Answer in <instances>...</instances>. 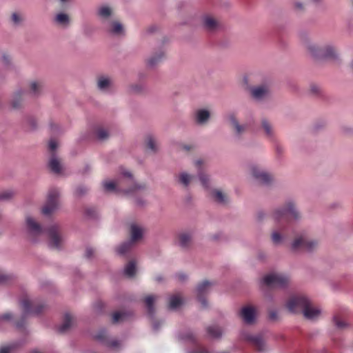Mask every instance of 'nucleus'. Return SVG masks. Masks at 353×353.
Listing matches in <instances>:
<instances>
[{
    "mask_svg": "<svg viewBox=\"0 0 353 353\" xmlns=\"http://www.w3.org/2000/svg\"><path fill=\"white\" fill-rule=\"evenodd\" d=\"M288 310L292 313H301L308 319H314L320 315V310L314 307L311 302L304 296H292L287 302Z\"/></svg>",
    "mask_w": 353,
    "mask_h": 353,
    "instance_id": "1",
    "label": "nucleus"
},
{
    "mask_svg": "<svg viewBox=\"0 0 353 353\" xmlns=\"http://www.w3.org/2000/svg\"><path fill=\"white\" fill-rule=\"evenodd\" d=\"M305 48L312 57L316 59H336L338 57L336 48L330 45L320 48L318 45L306 42Z\"/></svg>",
    "mask_w": 353,
    "mask_h": 353,
    "instance_id": "2",
    "label": "nucleus"
},
{
    "mask_svg": "<svg viewBox=\"0 0 353 353\" xmlns=\"http://www.w3.org/2000/svg\"><path fill=\"white\" fill-rule=\"evenodd\" d=\"M21 305L23 310L22 320L18 321L16 325L18 328H21L24 325V319L28 314H39L44 311L46 305L43 303H37L29 300L27 296H23L20 301Z\"/></svg>",
    "mask_w": 353,
    "mask_h": 353,
    "instance_id": "3",
    "label": "nucleus"
},
{
    "mask_svg": "<svg viewBox=\"0 0 353 353\" xmlns=\"http://www.w3.org/2000/svg\"><path fill=\"white\" fill-rule=\"evenodd\" d=\"M274 219L279 223H289L299 218V213L294 204L289 202L283 209H278L273 214Z\"/></svg>",
    "mask_w": 353,
    "mask_h": 353,
    "instance_id": "4",
    "label": "nucleus"
},
{
    "mask_svg": "<svg viewBox=\"0 0 353 353\" xmlns=\"http://www.w3.org/2000/svg\"><path fill=\"white\" fill-rule=\"evenodd\" d=\"M263 283L269 288H285L289 283V278L281 273H272L266 275L263 279Z\"/></svg>",
    "mask_w": 353,
    "mask_h": 353,
    "instance_id": "5",
    "label": "nucleus"
},
{
    "mask_svg": "<svg viewBox=\"0 0 353 353\" xmlns=\"http://www.w3.org/2000/svg\"><path fill=\"white\" fill-rule=\"evenodd\" d=\"M244 339L258 352L265 353L268 351L266 341L263 334H247L244 335Z\"/></svg>",
    "mask_w": 353,
    "mask_h": 353,
    "instance_id": "6",
    "label": "nucleus"
},
{
    "mask_svg": "<svg viewBox=\"0 0 353 353\" xmlns=\"http://www.w3.org/2000/svg\"><path fill=\"white\" fill-rule=\"evenodd\" d=\"M59 191L55 189L49 190L46 205L42 208V213L45 215H50L58 206Z\"/></svg>",
    "mask_w": 353,
    "mask_h": 353,
    "instance_id": "7",
    "label": "nucleus"
},
{
    "mask_svg": "<svg viewBox=\"0 0 353 353\" xmlns=\"http://www.w3.org/2000/svg\"><path fill=\"white\" fill-rule=\"evenodd\" d=\"M316 241L309 240L306 236H301L294 241L292 244V249L294 251H312L316 248Z\"/></svg>",
    "mask_w": 353,
    "mask_h": 353,
    "instance_id": "8",
    "label": "nucleus"
},
{
    "mask_svg": "<svg viewBox=\"0 0 353 353\" xmlns=\"http://www.w3.org/2000/svg\"><path fill=\"white\" fill-rule=\"evenodd\" d=\"M26 225L32 241H37V238L45 232V230L41 225L32 217L28 216L26 218Z\"/></svg>",
    "mask_w": 353,
    "mask_h": 353,
    "instance_id": "9",
    "label": "nucleus"
},
{
    "mask_svg": "<svg viewBox=\"0 0 353 353\" xmlns=\"http://www.w3.org/2000/svg\"><path fill=\"white\" fill-rule=\"evenodd\" d=\"M47 232L50 239V246L52 248L59 249L61 248L62 239L59 235L58 227L57 225H53L47 230Z\"/></svg>",
    "mask_w": 353,
    "mask_h": 353,
    "instance_id": "10",
    "label": "nucleus"
},
{
    "mask_svg": "<svg viewBox=\"0 0 353 353\" xmlns=\"http://www.w3.org/2000/svg\"><path fill=\"white\" fill-rule=\"evenodd\" d=\"M212 285V283L205 281L200 283L196 288L197 299L203 307L207 306V301L205 296L208 293L209 288Z\"/></svg>",
    "mask_w": 353,
    "mask_h": 353,
    "instance_id": "11",
    "label": "nucleus"
},
{
    "mask_svg": "<svg viewBox=\"0 0 353 353\" xmlns=\"http://www.w3.org/2000/svg\"><path fill=\"white\" fill-rule=\"evenodd\" d=\"M251 172L252 176L262 184L268 185L272 181V177L270 174L260 170L256 166L252 168Z\"/></svg>",
    "mask_w": 353,
    "mask_h": 353,
    "instance_id": "12",
    "label": "nucleus"
},
{
    "mask_svg": "<svg viewBox=\"0 0 353 353\" xmlns=\"http://www.w3.org/2000/svg\"><path fill=\"white\" fill-rule=\"evenodd\" d=\"M241 316L243 321L248 324L254 322L256 317V310L252 306H245L241 309Z\"/></svg>",
    "mask_w": 353,
    "mask_h": 353,
    "instance_id": "13",
    "label": "nucleus"
},
{
    "mask_svg": "<svg viewBox=\"0 0 353 353\" xmlns=\"http://www.w3.org/2000/svg\"><path fill=\"white\" fill-rule=\"evenodd\" d=\"M95 339L98 341H101L106 344L108 347H112L113 349L117 348L119 347L120 343L117 340L111 339L110 340L108 338L106 332L104 330H101L99 332V333L95 336Z\"/></svg>",
    "mask_w": 353,
    "mask_h": 353,
    "instance_id": "14",
    "label": "nucleus"
},
{
    "mask_svg": "<svg viewBox=\"0 0 353 353\" xmlns=\"http://www.w3.org/2000/svg\"><path fill=\"white\" fill-rule=\"evenodd\" d=\"M203 21L205 28L208 31H214L220 26L219 22L210 15L205 16Z\"/></svg>",
    "mask_w": 353,
    "mask_h": 353,
    "instance_id": "15",
    "label": "nucleus"
},
{
    "mask_svg": "<svg viewBox=\"0 0 353 353\" xmlns=\"http://www.w3.org/2000/svg\"><path fill=\"white\" fill-rule=\"evenodd\" d=\"M112 84V81L109 77L101 76L97 79V87L102 91L108 90Z\"/></svg>",
    "mask_w": 353,
    "mask_h": 353,
    "instance_id": "16",
    "label": "nucleus"
},
{
    "mask_svg": "<svg viewBox=\"0 0 353 353\" xmlns=\"http://www.w3.org/2000/svg\"><path fill=\"white\" fill-rule=\"evenodd\" d=\"M252 95L256 99H261L268 93V89L266 86L261 85L253 88L251 90Z\"/></svg>",
    "mask_w": 353,
    "mask_h": 353,
    "instance_id": "17",
    "label": "nucleus"
},
{
    "mask_svg": "<svg viewBox=\"0 0 353 353\" xmlns=\"http://www.w3.org/2000/svg\"><path fill=\"white\" fill-rule=\"evenodd\" d=\"M210 117V112L206 110H199L196 112L195 119L199 124H203L207 122Z\"/></svg>",
    "mask_w": 353,
    "mask_h": 353,
    "instance_id": "18",
    "label": "nucleus"
},
{
    "mask_svg": "<svg viewBox=\"0 0 353 353\" xmlns=\"http://www.w3.org/2000/svg\"><path fill=\"white\" fill-rule=\"evenodd\" d=\"M72 316L69 313H65L63 317V322L59 327V332L63 333L66 332L72 325Z\"/></svg>",
    "mask_w": 353,
    "mask_h": 353,
    "instance_id": "19",
    "label": "nucleus"
},
{
    "mask_svg": "<svg viewBox=\"0 0 353 353\" xmlns=\"http://www.w3.org/2000/svg\"><path fill=\"white\" fill-rule=\"evenodd\" d=\"M143 230L137 225L132 224L131 225V240L135 242L142 238Z\"/></svg>",
    "mask_w": 353,
    "mask_h": 353,
    "instance_id": "20",
    "label": "nucleus"
},
{
    "mask_svg": "<svg viewBox=\"0 0 353 353\" xmlns=\"http://www.w3.org/2000/svg\"><path fill=\"white\" fill-rule=\"evenodd\" d=\"M155 296L152 295L148 296L145 298L144 302L148 309V313L150 316H152L154 313V302Z\"/></svg>",
    "mask_w": 353,
    "mask_h": 353,
    "instance_id": "21",
    "label": "nucleus"
},
{
    "mask_svg": "<svg viewBox=\"0 0 353 353\" xmlns=\"http://www.w3.org/2000/svg\"><path fill=\"white\" fill-rule=\"evenodd\" d=\"M229 119L231 122V124L232 125L233 128L235 129L236 132L238 134H241L245 130L246 126L239 125L234 114L230 115Z\"/></svg>",
    "mask_w": 353,
    "mask_h": 353,
    "instance_id": "22",
    "label": "nucleus"
},
{
    "mask_svg": "<svg viewBox=\"0 0 353 353\" xmlns=\"http://www.w3.org/2000/svg\"><path fill=\"white\" fill-rule=\"evenodd\" d=\"M49 167L50 170L56 174L59 173L61 170L60 162L54 155L49 161Z\"/></svg>",
    "mask_w": 353,
    "mask_h": 353,
    "instance_id": "23",
    "label": "nucleus"
},
{
    "mask_svg": "<svg viewBox=\"0 0 353 353\" xmlns=\"http://www.w3.org/2000/svg\"><path fill=\"white\" fill-rule=\"evenodd\" d=\"M191 236L187 233H182L179 236V244L183 248H187L191 243Z\"/></svg>",
    "mask_w": 353,
    "mask_h": 353,
    "instance_id": "24",
    "label": "nucleus"
},
{
    "mask_svg": "<svg viewBox=\"0 0 353 353\" xmlns=\"http://www.w3.org/2000/svg\"><path fill=\"white\" fill-rule=\"evenodd\" d=\"M212 196L219 203H225L227 201V196L219 190H214L212 192Z\"/></svg>",
    "mask_w": 353,
    "mask_h": 353,
    "instance_id": "25",
    "label": "nucleus"
},
{
    "mask_svg": "<svg viewBox=\"0 0 353 353\" xmlns=\"http://www.w3.org/2000/svg\"><path fill=\"white\" fill-rule=\"evenodd\" d=\"M136 272V265L134 261H130L125 268L124 273L128 277H132L134 276Z\"/></svg>",
    "mask_w": 353,
    "mask_h": 353,
    "instance_id": "26",
    "label": "nucleus"
},
{
    "mask_svg": "<svg viewBox=\"0 0 353 353\" xmlns=\"http://www.w3.org/2000/svg\"><path fill=\"white\" fill-rule=\"evenodd\" d=\"M55 21L60 25L67 26L69 24L70 18L68 14L61 12L57 14Z\"/></svg>",
    "mask_w": 353,
    "mask_h": 353,
    "instance_id": "27",
    "label": "nucleus"
},
{
    "mask_svg": "<svg viewBox=\"0 0 353 353\" xmlns=\"http://www.w3.org/2000/svg\"><path fill=\"white\" fill-rule=\"evenodd\" d=\"M164 58V53L160 52L157 55L152 57L148 60V65L150 67L155 66Z\"/></svg>",
    "mask_w": 353,
    "mask_h": 353,
    "instance_id": "28",
    "label": "nucleus"
},
{
    "mask_svg": "<svg viewBox=\"0 0 353 353\" xmlns=\"http://www.w3.org/2000/svg\"><path fill=\"white\" fill-rule=\"evenodd\" d=\"M183 301L179 295H173L170 299L169 307L176 309L182 304Z\"/></svg>",
    "mask_w": 353,
    "mask_h": 353,
    "instance_id": "29",
    "label": "nucleus"
},
{
    "mask_svg": "<svg viewBox=\"0 0 353 353\" xmlns=\"http://www.w3.org/2000/svg\"><path fill=\"white\" fill-rule=\"evenodd\" d=\"M208 334L212 338H219L221 336V330L216 326H210L207 328Z\"/></svg>",
    "mask_w": 353,
    "mask_h": 353,
    "instance_id": "30",
    "label": "nucleus"
},
{
    "mask_svg": "<svg viewBox=\"0 0 353 353\" xmlns=\"http://www.w3.org/2000/svg\"><path fill=\"white\" fill-rule=\"evenodd\" d=\"M42 83L39 81H32L30 83V91L34 95H37L42 90Z\"/></svg>",
    "mask_w": 353,
    "mask_h": 353,
    "instance_id": "31",
    "label": "nucleus"
},
{
    "mask_svg": "<svg viewBox=\"0 0 353 353\" xmlns=\"http://www.w3.org/2000/svg\"><path fill=\"white\" fill-rule=\"evenodd\" d=\"M23 93L20 92H16L12 100V105L14 108H19L21 106Z\"/></svg>",
    "mask_w": 353,
    "mask_h": 353,
    "instance_id": "32",
    "label": "nucleus"
},
{
    "mask_svg": "<svg viewBox=\"0 0 353 353\" xmlns=\"http://www.w3.org/2000/svg\"><path fill=\"white\" fill-rule=\"evenodd\" d=\"M192 176L187 173H181L179 175V182L183 185L185 187H187Z\"/></svg>",
    "mask_w": 353,
    "mask_h": 353,
    "instance_id": "33",
    "label": "nucleus"
},
{
    "mask_svg": "<svg viewBox=\"0 0 353 353\" xmlns=\"http://www.w3.org/2000/svg\"><path fill=\"white\" fill-rule=\"evenodd\" d=\"M127 315L128 314L126 312H115L112 314V323H117L119 321L126 319Z\"/></svg>",
    "mask_w": 353,
    "mask_h": 353,
    "instance_id": "34",
    "label": "nucleus"
},
{
    "mask_svg": "<svg viewBox=\"0 0 353 353\" xmlns=\"http://www.w3.org/2000/svg\"><path fill=\"white\" fill-rule=\"evenodd\" d=\"M261 124H262V127H263V130H265L266 134L268 137H272L273 135V130H272L271 124L268 122V121L266 119H263L262 121Z\"/></svg>",
    "mask_w": 353,
    "mask_h": 353,
    "instance_id": "35",
    "label": "nucleus"
},
{
    "mask_svg": "<svg viewBox=\"0 0 353 353\" xmlns=\"http://www.w3.org/2000/svg\"><path fill=\"white\" fill-rule=\"evenodd\" d=\"M145 143L148 149L153 152L157 150L155 140L152 136L149 135L145 139Z\"/></svg>",
    "mask_w": 353,
    "mask_h": 353,
    "instance_id": "36",
    "label": "nucleus"
},
{
    "mask_svg": "<svg viewBox=\"0 0 353 353\" xmlns=\"http://www.w3.org/2000/svg\"><path fill=\"white\" fill-rule=\"evenodd\" d=\"M98 14L101 17L108 18L111 15L112 10L108 6H102L99 9Z\"/></svg>",
    "mask_w": 353,
    "mask_h": 353,
    "instance_id": "37",
    "label": "nucleus"
},
{
    "mask_svg": "<svg viewBox=\"0 0 353 353\" xmlns=\"http://www.w3.org/2000/svg\"><path fill=\"white\" fill-rule=\"evenodd\" d=\"M132 244V242L123 243L118 248V250H117L118 252L120 254H125L126 252H128L130 250V249L131 248Z\"/></svg>",
    "mask_w": 353,
    "mask_h": 353,
    "instance_id": "38",
    "label": "nucleus"
},
{
    "mask_svg": "<svg viewBox=\"0 0 353 353\" xmlns=\"http://www.w3.org/2000/svg\"><path fill=\"white\" fill-rule=\"evenodd\" d=\"M123 26L122 25L118 22V21H114L112 23V28H111V32L117 34H119L122 33L123 32Z\"/></svg>",
    "mask_w": 353,
    "mask_h": 353,
    "instance_id": "39",
    "label": "nucleus"
},
{
    "mask_svg": "<svg viewBox=\"0 0 353 353\" xmlns=\"http://www.w3.org/2000/svg\"><path fill=\"white\" fill-rule=\"evenodd\" d=\"M97 137L100 140H104L108 137V132L103 128H98L96 132Z\"/></svg>",
    "mask_w": 353,
    "mask_h": 353,
    "instance_id": "40",
    "label": "nucleus"
},
{
    "mask_svg": "<svg viewBox=\"0 0 353 353\" xmlns=\"http://www.w3.org/2000/svg\"><path fill=\"white\" fill-rule=\"evenodd\" d=\"M103 188L105 191L112 192L117 189V185L112 181H105L103 183Z\"/></svg>",
    "mask_w": 353,
    "mask_h": 353,
    "instance_id": "41",
    "label": "nucleus"
},
{
    "mask_svg": "<svg viewBox=\"0 0 353 353\" xmlns=\"http://www.w3.org/2000/svg\"><path fill=\"white\" fill-rule=\"evenodd\" d=\"M199 176L203 186L205 188H208L209 181L208 176L205 175L204 173H203L201 171L199 172Z\"/></svg>",
    "mask_w": 353,
    "mask_h": 353,
    "instance_id": "42",
    "label": "nucleus"
},
{
    "mask_svg": "<svg viewBox=\"0 0 353 353\" xmlns=\"http://www.w3.org/2000/svg\"><path fill=\"white\" fill-rule=\"evenodd\" d=\"M11 19H12V21L15 25L19 24L22 21V20H23L21 16L19 15L18 13H16V12H14V13H13L12 14Z\"/></svg>",
    "mask_w": 353,
    "mask_h": 353,
    "instance_id": "43",
    "label": "nucleus"
},
{
    "mask_svg": "<svg viewBox=\"0 0 353 353\" xmlns=\"http://www.w3.org/2000/svg\"><path fill=\"white\" fill-rule=\"evenodd\" d=\"M12 196V193L10 191L0 192V201L9 199Z\"/></svg>",
    "mask_w": 353,
    "mask_h": 353,
    "instance_id": "44",
    "label": "nucleus"
},
{
    "mask_svg": "<svg viewBox=\"0 0 353 353\" xmlns=\"http://www.w3.org/2000/svg\"><path fill=\"white\" fill-rule=\"evenodd\" d=\"M281 239H282V237H281V234L279 232H274L272 233V240L274 243H275V244L279 243L281 242Z\"/></svg>",
    "mask_w": 353,
    "mask_h": 353,
    "instance_id": "45",
    "label": "nucleus"
},
{
    "mask_svg": "<svg viewBox=\"0 0 353 353\" xmlns=\"http://www.w3.org/2000/svg\"><path fill=\"white\" fill-rule=\"evenodd\" d=\"M144 188H145V185H135L132 188H130L128 190H125L124 192L125 193H131V192H135L137 190H141V189H144Z\"/></svg>",
    "mask_w": 353,
    "mask_h": 353,
    "instance_id": "46",
    "label": "nucleus"
},
{
    "mask_svg": "<svg viewBox=\"0 0 353 353\" xmlns=\"http://www.w3.org/2000/svg\"><path fill=\"white\" fill-rule=\"evenodd\" d=\"M14 347V346L13 345L3 347L0 349V353H10Z\"/></svg>",
    "mask_w": 353,
    "mask_h": 353,
    "instance_id": "47",
    "label": "nucleus"
},
{
    "mask_svg": "<svg viewBox=\"0 0 353 353\" xmlns=\"http://www.w3.org/2000/svg\"><path fill=\"white\" fill-rule=\"evenodd\" d=\"M334 323L335 325L339 327V328H343L345 327V323L341 321L340 319H339L337 317H335L334 319Z\"/></svg>",
    "mask_w": 353,
    "mask_h": 353,
    "instance_id": "48",
    "label": "nucleus"
},
{
    "mask_svg": "<svg viewBox=\"0 0 353 353\" xmlns=\"http://www.w3.org/2000/svg\"><path fill=\"white\" fill-rule=\"evenodd\" d=\"M88 189L83 186H79L76 189V194L77 195H82L87 192Z\"/></svg>",
    "mask_w": 353,
    "mask_h": 353,
    "instance_id": "49",
    "label": "nucleus"
},
{
    "mask_svg": "<svg viewBox=\"0 0 353 353\" xmlns=\"http://www.w3.org/2000/svg\"><path fill=\"white\" fill-rule=\"evenodd\" d=\"M269 319L272 321H276L278 319L277 312L275 310H271L269 312Z\"/></svg>",
    "mask_w": 353,
    "mask_h": 353,
    "instance_id": "50",
    "label": "nucleus"
},
{
    "mask_svg": "<svg viewBox=\"0 0 353 353\" xmlns=\"http://www.w3.org/2000/svg\"><path fill=\"white\" fill-rule=\"evenodd\" d=\"M48 146H49V149L51 151H54L57 148V144L55 141L50 140V142H49V145Z\"/></svg>",
    "mask_w": 353,
    "mask_h": 353,
    "instance_id": "51",
    "label": "nucleus"
},
{
    "mask_svg": "<svg viewBox=\"0 0 353 353\" xmlns=\"http://www.w3.org/2000/svg\"><path fill=\"white\" fill-rule=\"evenodd\" d=\"M192 353H210L205 348L199 347L196 350L192 352Z\"/></svg>",
    "mask_w": 353,
    "mask_h": 353,
    "instance_id": "52",
    "label": "nucleus"
},
{
    "mask_svg": "<svg viewBox=\"0 0 353 353\" xmlns=\"http://www.w3.org/2000/svg\"><path fill=\"white\" fill-rule=\"evenodd\" d=\"M12 319V314L10 313H6L0 316V320L9 321Z\"/></svg>",
    "mask_w": 353,
    "mask_h": 353,
    "instance_id": "53",
    "label": "nucleus"
},
{
    "mask_svg": "<svg viewBox=\"0 0 353 353\" xmlns=\"http://www.w3.org/2000/svg\"><path fill=\"white\" fill-rule=\"evenodd\" d=\"M183 339H187V340H190V341H192L193 342L195 341V337L193 335L192 333H188L186 335H185L183 336Z\"/></svg>",
    "mask_w": 353,
    "mask_h": 353,
    "instance_id": "54",
    "label": "nucleus"
},
{
    "mask_svg": "<svg viewBox=\"0 0 353 353\" xmlns=\"http://www.w3.org/2000/svg\"><path fill=\"white\" fill-rule=\"evenodd\" d=\"M9 276L8 275L0 273V283H6Z\"/></svg>",
    "mask_w": 353,
    "mask_h": 353,
    "instance_id": "55",
    "label": "nucleus"
},
{
    "mask_svg": "<svg viewBox=\"0 0 353 353\" xmlns=\"http://www.w3.org/2000/svg\"><path fill=\"white\" fill-rule=\"evenodd\" d=\"M94 254V250L91 248H88L85 250V256L87 258H90Z\"/></svg>",
    "mask_w": 353,
    "mask_h": 353,
    "instance_id": "56",
    "label": "nucleus"
},
{
    "mask_svg": "<svg viewBox=\"0 0 353 353\" xmlns=\"http://www.w3.org/2000/svg\"><path fill=\"white\" fill-rule=\"evenodd\" d=\"M310 90L314 94H317L319 92V88L316 85H312L310 87Z\"/></svg>",
    "mask_w": 353,
    "mask_h": 353,
    "instance_id": "57",
    "label": "nucleus"
},
{
    "mask_svg": "<svg viewBox=\"0 0 353 353\" xmlns=\"http://www.w3.org/2000/svg\"><path fill=\"white\" fill-rule=\"evenodd\" d=\"M2 61L5 65H8L10 61V58L8 55L4 54L2 57Z\"/></svg>",
    "mask_w": 353,
    "mask_h": 353,
    "instance_id": "58",
    "label": "nucleus"
},
{
    "mask_svg": "<svg viewBox=\"0 0 353 353\" xmlns=\"http://www.w3.org/2000/svg\"><path fill=\"white\" fill-rule=\"evenodd\" d=\"M203 160H201V159L197 160V161L195 162V165H196L198 168H199V169H200V168H201V165H203Z\"/></svg>",
    "mask_w": 353,
    "mask_h": 353,
    "instance_id": "59",
    "label": "nucleus"
},
{
    "mask_svg": "<svg viewBox=\"0 0 353 353\" xmlns=\"http://www.w3.org/2000/svg\"><path fill=\"white\" fill-rule=\"evenodd\" d=\"M295 8L299 10H301L303 8V6L301 3H296Z\"/></svg>",
    "mask_w": 353,
    "mask_h": 353,
    "instance_id": "60",
    "label": "nucleus"
},
{
    "mask_svg": "<svg viewBox=\"0 0 353 353\" xmlns=\"http://www.w3.org/2000/svg\"><path fill=\"white\" fill-rule=\"evenodd\" d=\"M123 176L132 180V174L128 172H125L123 173Z\"/></svg>",
    "mask_w": 353,
    "mask_h": 353,
    "instance_id": "61",
    "label": "nucleus"
},
{
    "mask_svg": "<svg viewBox=\"0 0 353 353\" xmlns=\"http://www.w3.org/2000/svg\"><path fill=\"white\" fill-rule=\"evenodd\" d=\"M179 279L181 281H183L186 279V276L184 274H179L178 275Z\"/></svg>",
    "mask_w": 353,
    "mask_h": 353,
    "instance_id": "62",
    "label": "nucleus"
},
{
    "mask_svg": "<svg viewBox=\"0 0 353 353\" xmlns=\"http://www.w3.org/2000/svg\"><path fill=\"white\" fill-rule=\"evenodd\" d=\"M50 128H51V130H53V131H55V130L57 129V125H55V124H51L50 125Z\"/></svg>",
    "mask_w": 353,
    "mask_h": 353,
    "instance_id": "63",
    "label": "nucleus"
},
{
    "mask_svg": "<svg viewBox=\"0 0 353 353\" xmlns=\"http://www.w3.org/2000/svg\"><path fill=\"white\" fill-rule=\"evenodd\" d=\"M184 149L186 150H190L192 148L191 145H184Z\"/></svg>",
    "mask_w": 353,
    "mask_h": 353,
    "instance_id": "64",
    "label": "nucleus"
}]
</instances>
